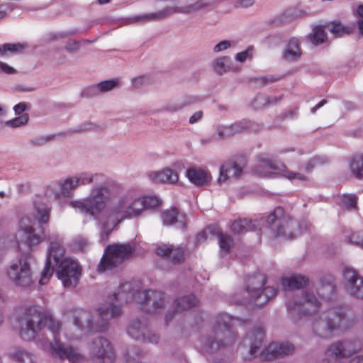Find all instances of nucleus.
Wrapping results in <instances>:
<instances>
[{
  "instance_id": "f257e3e1",
  "label": "nucleus",
  "mask_w": 363,
  "mask_h": 363,
  "mask_svg": "<svg viewBox=\"0 0 363 363\" xmlns=\"http://www.w3.org/2000/svg\"><path fill=\"white\" fill-rule=\"evenodd\" d=\"M115 182L94 186L87 200L74 201L72 205L80 212L91 216L100 230V238L107 240L109 234L122 221L141 216L147 209L161 204L157 196H143L135 189L122 192Z\"/></svg>"
},
{
  "instance_id": "f03ea898",
  "label": "nucleus",
  "mask_w": 363,
  "mask_h": 363,
  "mask_svg": "<svg viewBox=\"0 0 363 363\" xmlns=\"http://www.w3.org/2000/svg\"><path fill=\"white\" fill-rule=\"evenodd\" d=\"M20 335L24 340L36 338L38 346L60 359L74 362L82 355L71 347H65L57 340L60 324L52 316L36 306L26 310L19 320Z\"/></svg>"
},
{
  "instance_id": "7ed1b4c3",
  "label": "nucleus",
  "mask_w": 363,
  "mask_h": 363,
  "mask_svg": "<svg viewBox=\"0 0 363 363\" xmlns=\"http://www.w3.org/2000/svg\"><path fill=\"white\" fill-rule=\"evenodd\" d=\"M55 268L58 279L65 287L76 286L81 276L79 264L70 257L65 256L64 247L57 242L50 243L47 261L39 280L40 284L44 285L48 282Z\"/></svg>"
},
{
  "instance_id": "20e7f679",
  "label": "nucleus",
  "mask_w": 363,
  "mask_h": 363,
  "mask_svg": "<svg viewBox=\"0 0 363 363\" xmlns=\"http://www.w3.org/2000/svg\"><path fill=\"white\" fill-rule=\"evenodd\" d=\"M121 313L120 306L113 303L103 304L94 311H77L73 318V326L67 335L71 340H79L89 333L102 331L107 328L111 319Z\"/></svg>"
},
{
  "instance_id": "39448f33",
  "label": "nucleus",
  "mask_w": 363,
  "mask_h": 363,
  "mask_svg": "<svg viewBox=\"0 0 363 363\" xmlns=\"http://www.w3.org/2000/svg\"><path fill=\"white\" fill-rule=\"evenodd\" d=\"M138 282H125L121 284L113 293L114 299L120 303L135 301L138 303H146L155 309L161 307L164 303V295L155 291H140Z\"/></svg>"
},
{
  "instance_id": "423d86ee",
  "label": "nucleus",
  "mask_w": 363,
  "mask_h": 363,
  "mask_svg": "<svg viewBox=\"0 0 363 363\" xmlns=\"http://www.w3.org/2000/svg\"><path fill=\"white\" fill-rule=\"evenodd\" d=\"M264 331L259 328L248 334L243 340V344L250 347V353L254 356H260L264 359H271L283 355L291 354L294 346L289 342H272L264 350L262 347Z\"/></svg>"
},
{
  "instance_id": "0eeeda50",
  "label": "nucleus",
  "mask_w": 363,
  "mask_h": 363,
  "mask_svg": "<svg viewBox=\"0 0 363 363\" xmlns=\"http://www.w3.org/2000/svg\"><path fill=\"white\" fill-rule=\"evenodd\" d=\"M256 174L262 177H281L293 184L304 183L308 177L300 171H293L282 162H275L267 155L257 157V163L254 168Z\"/></svg>"
},
{
  "instance_id": "6e6552de",
  "label": "nucleus",
  "mask_w": 363,
  "mask_h": 363,
  "mask_svg": "<svg viewBox=\"0 0 363 363\" xmlns=\"http://www.w3.org/2000/svg\"><path fill=\"white\" fill-rule=\"evenodd\" d=\"M106 182L112 181L106 179L103 174H92L88 172H80L74 175L68 177L65 179L60 180L58 183L59 186H60V193L59 194H56V196L59 197L60 194L64 196H69L72 195L73 191L79 186H85L89 184H94L90 188L89 195L86 198L79 200H75V201H85L87 200V199L89 197L90 191L93 186L102 184ZM72 202H74V201H70L69 206L72 208H73L77 212L82 213V212L77 210L75 208L72 206ZM85 216L86 215L85 214ZM88 216L92 217L91 216Z\"/></svg>"
},
{
  "instance_id": "1a4fd4ad",
  "label": "nucleus",
  "mask_w": 363,
  "mask_h": 363,
  "mask_svg": "<svg viewBox=\"0 0 363 363\" xmlns=\"http://www.w3.org/2000/svg\"><path fill=\"white\" fill-rule=\"evenodd\" d=\"M231 321V317L226 313L220 314L216 318L215 325L205 340L204 351L213 352L221 346L232 342L230 332Z\"/></svg>"
},
{
  "instance_id": "9d476101",
  "label": "nucleus",
  "mask_w": 363,
  "mask_h": 363,
  "mask_svg": "<svg viewBox=\"0 0 363 363\" xmlns=\"http://www.w3.org/2000/svg\"><path fill=\"white\" fill-rule=\"evenodd\" d=\"M7 239L18 248L24 245L31 249L43 240V236L36 232L28 218L23 217L18 223L16 233L9 235Z\"/></svg>"
},
{
  "instance_id": "9b49d317",
  "label": "nucleus",
  "mask_w": 363,
  "mask_h": 363,
  "mask_svg": "<svg viewBox=\"0 0 363 363\" xmlns=\"http://www.w3.org/2000/svg\"><path fill=\"white\" fill-rule=\"evenodd\" d=\"M319 306L320 301L310 291L303 293L301 301H298L296 298H292L286 302L288 313L294 321H298L303 317L313 318V315L317 311Z\"/></svg>"
},
{
  "instance_id": "f8f14e48",
  "label": "nucleus",
  "mask_w": 363,
  "mask_h": 363,
  "mask_svg": "<svg viewBox=\"0 0 363 363\" xmlns=\"http://www.w3.org/2000/svg\"><path fill=\"white\" fill-rule=\"evenodd\" d=\"M268 223L274 225L273 230L275 237H282L287 240L294 238L298 233L297 223L291 217L286 214L284 210L277 208L274 212L267 218Z\"/></svg>"
},
{
  "instance_id": "ddd939ff",
  "label": "nucleus",
  "mask_w": 363,
  "mask_h": 363,
  "mask_svg": "<svg viewBox=\"0 0 363 363\" xmlns=\"http://www.w3.org/2000/svg\"><path fill=\"white\" fill-rule=\"evenodd\" d=\"M6 274L18 287L29 288L34 283L30 264L26 257L13 260L6 269Z\"/></svg>"
},
{
  "instance_id": "4468645a",
  "label": "nucleus",
  "mask_w": 363,
  "mask_h": 363,
  "mask_svg": "<svg viewBox=\"0 0 363 363\" xmlns=\"http://www.w3.org/2000/svg\"><path fill=\"white\" fill-rule=\"evenodd\" d=\"M133 252L130 244L113 245L106 247L104 256L98 266V271L104 272L123 262Z\"/></svg>"
},
{
  "instance_id": "2eb2a0df",
  "label": "nucleus",
  "mask_w": 363,
  "mask_h": 363,
  "mask_svg": "<svg viewBox=\"0 0 363 363\" xmlns=\"http://www.w3.org/2000/svg\"><path fill=\"white\" fill-rule=\"evenodd\" d=\"M89 354L97 363H113L116 354L110 342L102 337L94 339L89 345Z\"/></svg>"
},
{
  "instance_id": "dca6fc26",
  "label": "nucleus",
  "mask_w": 363,
  "mask_h": 363,
  "mask_svg": "<svg viewBox=\"0 0 363 363\" xmlns=\"http://www.w3.org/2000/svg\"><path fill=\"white\" fill-rule=\"evenodd\" d=\"M266 283V277L262 274H257L248 279L247 291L248 294L255 300L262 299L259 302V305L268 302L272 298L275 296L276 290L271 286L265 287L262 289L263 285Z\"/></svg>"
},
{
  "instance_id": "f3484780",
  "label": "nucleus",
  "mask_w": 363,
  "mask_h": 363,
  "mask_svg": "<svg viewBox=\"0 0 363 363\" xmlns=\"http://www.w3.org/2000/svg\"><path fill=\"white\" fill-rule=\"evenodd\" d=\"M360 348L359 342L346 341L331 345L325 351L328 361L350 356Z\"/></svg>"
},
{
  "instance_id": "a211bd4d",
  "label": "nucleus",
  "mask_w": 363,
  "mask_h": 363,
  "mask_svg": "<svg viewBox=\"0 0 363 363\" xmlns=\"http://www.w3.org/2000/svg\"><path fill=\"white\" fill-rule=\"evenodd\" d=\"M343 277L347 291L352 296L363 298V278L352 268H345Z\"/></svg>"
},
{
  "instance_id": "6ab92c4d",
  "label": "nucleus",
  "mask_w": 363,
  "mask_h": 363,
  "mask_svg": "<svg viewBox=\"0 0 363 363\" xmlns=\"http://www.w3.org/2000/svg\"><path fill=\"white\" fill-rule=\"evenodd\" d=\"M147 177L151 182L161 184H176L179 179V173L169 167L150 171Z\"/></svg>"
},
{
  "instance_id": "aec40b11",
  "label": "nucleus",
  "mask_w": 363,
  "mask_h": 363,
  "mask_svg": "<svg viewBox=\"0 0 363 363\" xmlns=\"http://www.w3.org/2000/svg\"><path fill=\"white\" fill-rule=\"evenodd\" d=\"M189 182L196 186H202L208 184L212 179L209 170L199 166H193L188 168L185 173Z\"/></svg>"
},
{
  "instance_id": "412c9836",
  "label": "nucleus",
  "mask_w": 363,
  "mask_h": 363,
  "mask_svg": "<svg viewBox=\"0 0 363 363\" xmlns=\"http://www.w3.org/2000/svg\"><path fill=\"white\" fill-rule=\"evenodd\" d=\"M242 168L234 162L229 161L224 163L220 168L217 182L220 184L231 179H236L240 176Z\"/></svg>"
},
{
  "instance_id": "4be33fe9",
  "label": "nucleus",
  "mask_w": 363,
  "mask_h": 363,
  "mask_svg": "<svg viewBox=\"0 0 363 363\" xmlns=\"http://www.w3.org/2000/svg\"><path fill=\"white\" fill-rule=\"evenodd\" d=\"M302 55L300 40L296 38H290L283 50V58L288 62H297Z\"/></svg>"
},
{
  "instance_id": "5701e85b",
  "label": "nucleus",
  "mask_w": 363,
  "mask_h": 363,
  "mask_svg": "<svg viewBox=\"0 0 363 363\" xmlns=\"http://www.w3.org/2000/svg\"><path fill=\"white\" fill-rule=\"evenodd\" d=\"M212 67L213 71L219 75H223L230 72H235L238 70L234 65L231 57L227 55L216 57L212 61Z\"/></svg>"
},
{
  "instance_id": "b1692460",
  "label": "nucleus",
  "mask_w": 363,
  "mask_h": 363,
  "mask_svg": "<svg viewBox=\"0 0 363 363\" xmlns=\"http://www.w3.org/2000/svg\"><path fill=\"white\" fill-rule=\"evenodd\" d=\"M175 10L172 6H167L160 11L137 15L130 18L131 23H146L159 21L174 13Z\"/></svg>"
},
{
  "instance_id": "393cba45",
  "label": "nucleus",
  "mask_w": 363,
  "mask_h": 363,
  "mask_svg": "<svg viewBox=\"0 0 363 363\" xmlns=\"http://www.w3.org/2000/svg\"><path fill=\"white\" fill-rule=\"evenodd\" d=\"M146 328L140 320H135L133 321L128 328V335L134 339H140L144 337L147 341L152 343L158 342L159 337L153 334L152 337H147L145 334Z\"/></svg>"
},
{
  "instance_id": "a878e982",
  "label": "nucleus",
  "mask_w": 363,
  "mask_h": 363,
  "mask_svg": "<svg viewBox=\"0 0 363 363\" xmlns=\"http://www.w3.org/2000/svg\"><path fill=\"white\" fill-rule=\"evenodd\" d=\"M157 255L166 257L172 262H179L184 259V251L179 247L174 248L172 245H162L156 250Z\"/></svg>"
},
{
  "instance_id": "bb28decb",
  "label": "nucleus",
  "mask_w": 363,
  "mask_h": 363,
  "mask_svg": "<svg viewBox=\"0 0 363 363\" xmlns=\"http://www.w3.org/2000/svg\"><path fill=\"white\" fill-rule=\"evenodd\" d=\"M333 318H329L326 320H320L317 323H314V329L319 335H322L321 330H324L325 329H328V330H332L335 328H343L344 327V318H341L337 314H333Z\"/></svg>"
},
{
  "instance_id": "cd10ccee",
  "label": "nucleus",
  "mask_w": 363,
  "mask_h": 363,
  "mask_svg": "<svg viewBox=\"0 0 363 363\" xmlns=\"http://www.w3.org/2000/svg\"><path fill=\"white\" fill-rule=\"evenodd\" d=\"M211 0H196L182 7L172 6L175 13H190L204 10L212 5Z\"/></svg>"
},
{
  "instance_id": "c85d7f7f",
  "label": "nucleus",
  "mask_w": 363,
  "mask_h": 363,
  "mask_svg": "<svg viewBox=\"0 0 363 363\" xmlns=\"http://www.w3.org/2000/svg\"><path fill=\"white\" fill-rule=\"evenodd\" d=\"M162 220L164 225H175L177 228H182L185 225V217L179 213L177 209L165 211L162 213Z\"/></svg>"
},
{
  "instance_id": "c756f323",
  "label": "nucleus",
  "mask_w": 363,
  "mask_h": 363,
  "mask_svg": "<svg viewBox=\"0 0 363 363\" xmlns=\"http://www.w3.org/2000/svg\"><path fill=\"white\" fill-rule=\"evenodd\" d=\"M308 283V279L302 275H293L284 277L281 286L284 289H298Z\"/></svg>"
},
{
  "instance_id": "7c9ffc66",
  "label": "nucleus",
  "mask_w": 363,
  "mask_h": 363,
  "mask_svg": "<svg viewBox=\"0 0 363 363\" xmlns=\"http://www.w3.org/2000/svg\"><path fill=\"white\" fill-rule=\"evenodd\" d=\"M313 45H318L325 43L327 40V33L322 26H315L313 27L311 32L306 36Z\"/></svg>"
},
{
  "instance_id": "2f4dec72",
  "label": "nucleus",
  "mask_w": 363,
  "mask_h": 363,
  "mask_svg": "<svg viewBox=\"0 0 363 363\" xmlns=\"http://www.w3.org/2000/svg\"><path fill=\"white\" fill-rule=\"evenodd\" d=\"M35 218L38 223L43 224L49 221L50 208L43 202L35 203Z\"/></svg>"
},
{
  "instance_id": "473e14b6",
  "label": "nucleus",
  "mask_w": 363,
  "mask_h": 363,
  "mask_svg": "<svg viewBox=\"0 0 363 363\" xmlns=\"http://www.w3.org/2000/svg\"><path fill=\"white\" fill-rule=\"evenodd\" d=\"M245 128L246 127L241 123H235L228 126H219L217 131L219 136L226 137L239 133L245 129Z\"/></svg>"
},
{
  "instance_id": "72a5a7b5",
  "label": "nucleus",
  "mask_w": 363,
  "mask_h": 363,
  "mask_svg": "<svg viewBox=\"0 0 363 363\" xmlns=\"http://www.w3.org/2000/svg\"><path fill=\"white\" fill-rule=\"evenodd\" d=\"M119 84L120 80L118 79L106 80L93 86V90L95 93H105L116 89Z\"/></svg>"
},
{
  "instance_id": "f704fd0d",
  "label": "nucleus",
  "mask_w": 363,
  "mask_h": 363,
  "mask_svg": "<svg viewBox=\"0 0 363 363\" xmlns=\"http://www.w3.org/2000/svg\"><path fill=\"white\" fill-rule=\"evenodd\" d=\"M300 155V151L296 150L294 147L288 146L279 149L274 157L290 161L291 160L296 159Z\"/></svg>"
},
{
  "instance_id": "c9c22d12",
  "label": "nucleus",
  "mask_w": 363,
  "mask_h": 363,
  "mask_svg": "<svg viewBox=\"0 0 363 363\" xmlns=\"http://www.w3.org/2000/svg\"><path fill=\"white\" fill-rule=\"evenodd\" d=\"M329 31L336 37H340L345 34H350L353 31V28L344 26L340 22L334 21L328 25Z\"/></svg>"
},
{
  "instance_id": "e433bc0d",
  "label": "nucleus",
  "mask_w": 363,
  "mask_h": 363,
  "mask_svg": "<svg viewBox=\"0 0 363 363\" xmlns=\"http://www.w3.org/2000/svg\"><path fill=\"white\" fill-rule=\"evenodd\" d=\"M11 357L16 359L21 363H33L34 357L32 354L23 349L16 348L9 353Z\"/></svg>"
},
{
  "instance_id": "4c0bfd02",
  "label": "nucleus",
  "mask_w": 363,
  "mask_h": 363,
  "mask_svg": "<svg viewBox=\"0 0 363 363\" xmlns=\"http://www.w3.org/2000/svg\"><path fill=\"white\" fill-rule=\"evenodd\" d=\"M254 228L252 221L247 219L235 220L231 225L232 231L235 234H241Z\"/></svg>"
},
{
  "instance_id": "58836bf2",
  "label": "nucleus",
  "mask_w": 363,
  "mask_h": 363,
  "mask_svg": "<svg viewBox=\"0 0 363 363\" xmlns=\"http://www.w3.org/2000/svg\"><path fill=\"white\" fill-rule=\"evenodd\" d=\"M350 169L353 174L359 178L363 179V156L356 155L350 161Z\"/></svg>"
},
{
  "instance_id": "ea45409f",
  "label": "nucleus",
  "mask_w": 363,
  "mask_h": 363,
  "mask_svg": "<svg viewBox=\"0 0 363 363\" xmlns=\"http://www.w3.org/2000/svg\"><path fill=\"white\" fill-rule=\"evenodd\" d=\"M197 303L198 301L194 296H184L177 300V310L181 311L187 310L195 306Z\"/></svg>"
},
{
  "instance_id": "a19ab883",
  "label": "nucleus",
  "mask_w": 363,
  "mask_h": 363,
  "mask_svg": "<svg viewBox=\"0 0 363 363\" xmlns=\"http://www.w3.org/2000/svg\"><path fill=\"white\" fill-rule=\"evenodd\" d=\"M218 244L222 253H227L230 251L234 245L233 240L228 235L223 233L218 234Z\"/></svg>"
},
{
  "instance_id": "79ce46f5",
  "label": "nucleus",
  "mask_w": 363,
  "mask_h": 363,
  "mask_svg": "<svg viewBox=\"0 0 363 363\" xmlns=\"http://www.w3.org/2000/svg\"><path fill=\"white\" fill-rule=\"evenodd\" d=\"M29 120L28 113L17 116L16 118L4 122V125L12 128H21L26 125Z\"/></svg>"
},
{
  "instance_id": "37998d69",
  "label": "nucleus",
  "mask_w": 363,
  "mask_h": 363,
  "mask_svg": "<svg viewBox=\"0 0 363 363\" xmlns=\"http://www.w3.org/2000/svg\"><path fill=\"white\" fill-rule=\"evenodd\" d=\"M26 48V45L24 43H5L4 44V49L5 56L9 53L18 54L22 52Z\"/></svg>"
},
{
  "instance_id": "c03bdc74",
  "label": "nucleus",
  "mask_w": 363,
  "mask_h": 363,
  "mask_svg": "<svg viewBox=\"0 0 363 363\" xmlns=\"http://www.w3.org/2000/svg\"><path fill=\"white\" fill-rule=\"evenodd\" d=\"M253 55V48L249 47L245 50L238 52L235 55V60L240 63L245 62L247 60H250Z\"/></svg>"
},
{
  "instance_id": "a18cd8bd",
  "label": "nucleus",
  "mask_w": 363,
  "mask_h": 363,
  "mask_svg": "<svg viewBox=\"0 0 363 363\" xmlns=\"http://www.w3.org/2000/svg\"><path fill=\"white\" fill-rule=\"evenodd\" d=\"M234 45V43L228 40H221L214 45L213 48V52L214 53H219L228 50Z\"/></svg>"
},
{
  "instance_id": "49530a36",
  "label": "nucleus",
  "mask_w": 363,
  "mask_h": 363,
  "mask_svg": "<svg viewBox=\"0 0 363 363\" xmlns=\"http://www.w3.org/2000/svg\"><path fill=\"white\" fill-rule=\"evenodd\" d=\"M277 99L275 97H267L264 95H259L255 98V106L258 108L265 104H270L275 103Z\"/></svg>"
},
{
  "instance_id": "de8ad7c7",
  "label": "nucleus",
  "mask_w": 363,
  "mask_h": 363,
  "mask_svg": "<svg viewBox=\"0 0 363 363\" xmlns=\"http://www.w3.org/2000/svg\"><path fill=\"white\" fill-rule=\"evenodd\" d=\"M343 205L348 209L355 208L357 205V198L354 195H347L343 197Z\"/></svg>"
},
{
  "instance_id": "09e8293b",
  "label": "nucleus",
  "mask_w": 363,
  "mask_h": 363,
  "mask_svg": "<svg viewBox=\"0 0 363 363\" xmlns=\"http://www.w3.org/2000/svg\"><path fill=\"white\" fill-rule=\"evenodd\" d=\"M320 163L319 158L313 157L306 162L303 169L306 173H311L313 168Z\"/></svg>"
},
{
  "instance_id": "8fccbe9b",
  "label": "nucleus",
  "mask_w": 363,
  "mask_h": 363,
  "mask_svg": "<svg viewBox=\"0 0 363 363\" xmlns=\"http://www.w3.org/2000/svg\"><path fill=\"white\" fill-rule=\"evenodd\" d=\"M30 108V105L25 102H20L18 104L15 105L13 107V111L16 116H21L25 113L24 111L28 110Z\"/></svg>"
},
{
  "instance_id": "3c124183",
  "label": "nucleus",
  "mask_w": 363,
  "mask_h": 363,
  "mask_svg": "<svg viewBox=\"0 0 363 363\" xmlns=\"http://www.w3.org/2000/svg\"><path fill=\"white\" fill-rule=\"evenodd\" d=\"M87 245V240L84 238H77L74 240V246L77 250H84Z\"/></svg>"
},
{
  "instance_id": "603ef678",
  "label": "nucleus",
  "mask_w": 363,
  "mask_h": 363,
  "mask_svg": "<svg viewBox=\"0 0 363 363\" xmlns=\"http://www.w3.org/2000/svg\"><path fill=\"white\" fill-rule=\"evenodd\" d=\"M255 0H235V5L238 8H248L252 6Z\"/></svg>"
},
{
  "instance_id": "864d4df0",
  "label": "nucleus",
  "mask_w": 363,
  "mask_h": 363,
  "mask_svg": "<svg viewBox=\"0 0 363 363\" xmlns=\"http://www.w3.org/2000/svg\"><path fill=\"white\" fill-rule=\"evenodd\" d=\"M0 72H4L6 74H13L16 72V70L13 67L9 66L8 64L0 61Z\"/></svg>"
},
{
  "instance_id": "5fc2aeb1",
  "label": "nucleus",
  "mask_w": 363,
  "mask_h": 363,
  "mask_svg": "<svg viewBox=\"0 0 363 363\" xmlns=\"http://www.w3.org/2000/svg\"><path fill=\"white\" fill-rule=\"evenodd\" d=\"M203 116V112L201 111H198L192 114V116L189 118V123L194 124L199 122Z\"/></svg>"
},
{
  "instance_id": "6e6d98bb",
  "label": "nucleus",
  "mask_w": 363,
  "mask_h": 363,
  "mask_svg": "<svg viewBox=\"0 0 363 363\" xmlns=\"http://www.w3.org/2000/svg\"><path fill=\"white\" fill-rule=\"evenodd\" d=\"M185 105L183 104H174L166 107V110L170 112H175L182 109Z\"/></svg>"
},
{
  "instance_id": "4d7b16f0",
  "label": "nucleus",
  "mask_w": 363,
  "mask_h": 363,
  "mask_svg": "<svg viewBox=\"0 0 363 363\" xmlns=\"http://www.w3.org/2000/svg\"><path fill=\"white\" fill-rule=\"evenodd\" d=\"M350 363H363V356H361V355L352 356L350 359Z\"/></svg>"
},
{
  "instance_id": "13d9d810",
  "label": "nucleus",
  "mask_w": 363,
  "mask_h": 363,
  "mask_svg": "<svg viewBox=\"0 0 363 363\" xmlns=\"http://www.w3.org/2000/svg\"><path fill=\"white\" fill-rule=\"evenodd\" d=\"M326 104V101L325 100H322L320 101L318 104H317L315 106H314L313 107H312L311 108V113H315V111L320 108V107H322L323 106H324L325 104Z\"/></svg>"
},
{
  "instance_id": "bf43d9fd",
  "label": "nucleus",
  "mask_w": 363,
  "mask_h": 363,
  "mask_svg": "<svg viewBox=\"0 0 363 363\" xmlns=\"http://www.w3.org/2000/svg\"><path fill=\"white\" fill-rule=\"evenodd\" d=\"M259 82L261 84H267L268 83H270V82H272L274 81V77H260L259 79Z\"/></svg>"
},
{
  "instance_id": "052dcab7",
  "label": "nucleus",
  "mask_w": 363,
  "mask_h": 363,
  "mask_svg": "<svg viewBox=\"0 0 363 363\" xmlns=\"http://www.w3.org/2000/svg\"><path fill=\"white\" fill-rule=\"evenodd\" d=\"M333 290V286L331 284H328L323 288V291H322L320 296H323V298H324L325 297V291L332 292Z\"/></svg>"
},
{
  "instance_id": "680f3d73",
  "label": "nucleus",
  "mask_w": 363,
  "mask_h": 363,
  "mask_svg": "<svg viewBox=\"0 0 363 363\" xmlns=\"http://www.w3.org/2000/svg\"><path fill=\"white\" fill-rule=\"evenodd\" d=\"M68 50H74L77 48V43L75 41L69 42V46L67 47Z\"/></svg>"
},
{
  "instance_id": "e2e57ef3",
  "label": "nucleus",
  "mask_w": 363,
  "mask_h": 363,
  "mask_svg": "<svg viewBox=\"0 0 363 363\" xmlns=\"http://www.w3.org/2000/svg\"><path fill=\"white\" fill-rule=\"evenodd\" d=\"M206 232L203 231L201 233L199 234L198 236H197V238H196L197 240L199 242L202 241V240H206Z\"/></svg>"
},
{
  "instance_id": "0e129e2a",
  "label": "nucleus",
  "mask_w": 363,
  "mask_h": 363,
  "mask_svg": "<svg viewBox=\"0 0 363 363\" xmlns=\"http://www.w3.org/2000/svg\"><path fill=\"white\" fill-rule=\"evenodd\" d=\"M357 15H358L359 17L363 18V5H359V6L357 7Z\"/></svg>"
},
{
  "instance_id": "69168bd1",
  "label": "nucleus",
  "mask_w": 363,
  "mask_h": 363,
  "mask_svg": "<svg viewBox=\"0 0 363 363\" xmlns=\"http://www.w3.org/2000/svg\"><path fill=\"white\" fill-rule=\"evenodd\" d=\"M358 28L359 33L363 35V19L358 21Z\"/></svg>"
},
{
  "instance_id": "338daca9",
  "label": "nucleus",
  "mask_w": 363,
  "mask_h": 363,
  "mask_svg": "<svg viewBox=\"0 0 363 363\" xmlns=\"http://www.w3.org/2000/svg\"><path fill=\"white\" fill-rule=\"evenodd\" d=\"M183 166V163L181 161H177L173 163L172 167L174 168H179Z\"/></svg>"
},
{
  "instance_id": "774afa93",
  "label": "nucleus",
  "mask_w": 363,
  "mask_h": 363,
  "mask_svg": "<svg viewBox=\"0 0 363 363\" xmlns=\"http://www.w3.org/2000/svg\"><path fill=\"white\" fill-rule=\"evenodd\" d=\"M143 80V79L141 77H139L138 79H135L133 81V85L135 86H138L139 83Z\"/></svg>"
}]
</instances>
